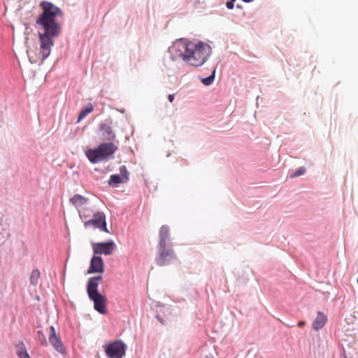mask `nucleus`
I'll use <instances>...</instances> for the list:
<instances>
[{
    "label": "nucleus",
    "mask_w": 358,
    "mask_h": 358,
    "mask_svg": "<svg viewBox=\"0 0 358 358\" xmlns=\"http://www.w3.org/2000/svg\"><path fill=\"white\" fill-rule=\"evenodd\" d=\"M170 59L175 62L181 58L187 64L199 67L203 65L212 54L211 47L206 43H196L187 39L176 40L169 48Z\"/></svg>",
    "instance_id": "nucleus-2"
},
{
    "label": "nucleus",
    "mask_w": 358,
    "mask_h": 358,
    "mask_svg": "<svg viewBox=\"0 0 358 358\" xmlns=\"http://www.w3.org/2000/svg\"><path fill=\"white\" fill-rule=\"evenodd\" d=\"M357 283H358V278H357Z\"/></svg>",
    "instance_id": "nucleus-25"
},
{
    "label": "nucleus",
    "mask_w": 358,
    "mask_h": 358,
    "mask_svg": "<svg viewBox=\"0 0 358 358\" xmlns=\"http://www.w3.org/2000/svg\"><path fill=\"white\" fill-rule=\"evenodd\" d=\"M104 271V263L103 259L99 257L94 255L92 257L90 261V264L89 269L87 271V273H102Z\"/></svg>",
    "instance_id": "nucleus-12"
},
{
    "label": "nucleus",
    "mask_w": 358,
    "mask_h": 358,
    "mask_svg": "<svg viewBox=\"0 0 358 358\" xmlns=\"http://www.w3.org/2000/svg\"><path fill=\"white\" fill-rule=\"evenodd\" d=\"M304 324H305V322L301 321V322H299L298 323V327H303L304 326Z\"/></svg>",
    "instance_id": "nucleus-24"
},
{
    "label": "nucleus",
    "mask_w": 358,
    "mask_h": 358,
    "mask_svg": "<svg viewBox=\"0 0 358 358\" xmlns=\"http://www.w3.org/2000/svg\"><path fill=\"white\" fill-rule=\"evenodd\" d=\"M70 202L78 209V208L85 205L88 202V199L84 197L80 194H75L73 197L70 199Z\"/></svg>",
    "instance_id": "nucleus-14"
},
{
    "label": "nucleus",
    "mask_w": 358,
    "mask_h": 358,
    "mask_svg": "<svg viewBox=\"0 0 358 358\" xmlns=\"http://www.w3.org/2000/svg\"><path fill=\"white\" fill-rule=\"evenodd\" d=\"M117 149L113 143H103L95 149L87 150L86 156L90 162L96 164L113 157Z\"/></svg>",
    "instance_id": "nucleus-5"
},
{
    "label": "nucleus",
    "mask_w": 358,
    "mask_h": 358,
    "mask_svg": "<svg viewBox=\"0 0 358 358\" xmlns=\"http://www.w3.org/2000/svg\"><path fill=\"white\" fill-rule=\"evenodd\" d=\"M40 275H41V273L38 269L35 268V269L32 270L31 275H30L29 280H30V283L33 286H36L39 283Z\"/></svg>",
    "instance_id": "nucleus-17"
},
{
    "label": "nucleus",
    "mask_w": 358,
    "mask_h": 358,
    "mask_svg": "<svg viewBox=\"0 0 358 358\" xmlns=\"http://www.w3.org/2000/svg\"><path fill=\"white\" fill-rule=\"evenodd\" d=\"M156 318L162 324H164V321H163V319L159 315H156Z\"/></svg>",
    "instance_id": "nucleus-23"
},
{
    "label": "nucleus",
    "mask_w": 358,
    "mask_h": 358,
    "mask_svg": "<svg viewBox=\"0 0 358 358\" xmlns=\"http://www.w3.org/2000/svg\"><path fill=\"white\" fill-rule=\"evenodd\" d=\"M176 258L170 241L169 228L166 225H163L159 229V242L157 255L155 258L156 263L158 266H164L170 264Z\"/></svg>",
    "instance_id": "nucleus-3"
},
{
    "label": "nucleus",
    "mask_w": 358,
    "mask_h": 358,
    "mask_svg": "<svg viewBox=\"0 0 358 358\" xmlns=\"http://www.w3.org/2000/svg\"><path fill=\"white\" fill-rule=\"evenodd\" d=\"M327 322V316L321 311H318L317 316L312 324V327L314 331H319L322 329Z\"/></svg>",
    "instance_id": "nucleus-13"
},
{
    "label": "nucleus",
    "mask_w": 358,
    "mask_h": 358,
    "mask_svg": "<svg viewBox=\"0 0 358 358\" xmlns=\"http://www.w3.org/2000/svg\"><path fill=\"white\" fill-rule=\"evenodd\" d=\"M102 280L101 275L89 278L87 283V293L89 299L94 303V308L100 314L106 313V299L99 292V281Z\"/></svg>",
    "instance_id": "nucleus-4"
},
{
    "label": "nucleus",
    "mask_w": 358,
    "mask_h": 358,
    "mask_svg": "<svg viewBox=\"0 0 358 358\" xmlns=\"http://www.w3.org/2000/svg\"><path fill=\"white\" fill-rule=\"evenodd\" d=\"M174 99H175V94H169V95L168 96V99H169V101L170 102H173V100H174Z\"/></svg>",
    "instance_id": "nucleus-22"
},
{
    "label": "nucleus",
    "mask_w": 358,
    "mask_h": 358,
    "mask_svg": "<svg viewBox=\"0 0 358 358\" xmlns=\"http://www.w3.org/2000/svg\"><path fill=\"white\" fill-rule=\"evenodd\" d=\"M115 248V244L113 241L108 242L95 243L92 245L94 255H110Z\"/></svg>",
    "instance_id": "nucleus-9"
},
{
    "label": "nucleus",
    "mask_w": 358,
    "mask_h": 358,
    "mask_svg": "<svg viewBox=\"0 0 358 358\" xmlns=\"http://www.w3.org/2000/svg\"><path fill=\"white\" fill-rule=\"evenodd\" d=\"M236 1V0H230L229 1H227V8L228 9H232L234 7V2Z\"/></svg>",
    "instance_id": "nucleus-21"
},
{
    "label": "nucleus",
    "mask_w": 358,
    "mask_h": 358,
    "mask_svg": "<svg viewBox=\"0 0 358 358\" xmlns=\"http://www.w3.org/2000/svg\"><path fill=\"white\" fill-rule=\"evenodd\" d=\"M127 345L121 340L108 344L105 353L108 358H122L125 355Z\"/></svg>",
    "instance_id": "nucleus-6"
},
{
    "label": "nucleus",
    "mask_w": 358,
    "mask_h": 358,
    "mask_svg": "<svg viewBox=\"0 0 358 358\" xmlns=\"http://www.w3.org/2000/svg\"><path fill=\"white\" fill-rule=\"evenodd\" d=\"M16 352L19 358H31L29 353L27 351L24 343L19 342L16 344Z\"/></svg>",
    "instance_id": "nucleus-15"
},
{
    "label": "nucleus",
    "mask_w": 358,
    "mask_h": 358,
    "mask_svg": "<svg viewBox=\"0 0 358 358\" xmlns=\"http://www.w3.org/2000/svg\"><path fill=\"white\" fill-rule=\"evenodd\" d=\"M305 172H306V169L304 167H300L294 173H293L290 175V178H294L296 177H299L300 176L303 175L305 173Z\"/></svg>",
    "instance_id": "nucleus-20"
},
{
    "label": "nucleus",
    "mask_w": 358,
    "mask_h": 358,
    "mask_svg": "<svg viewBox=\"0 0 358 358\" xmlns=\"http://www.w3.org/2000/svg\"><path fill=\"white\" fill-rule=\"evenodd\" d=\"M85 228L93 227L95 229H99L101 231L108 233L106 227V215L103 212H96L94 214L93 218L84 223Z\"/></svg>",
    "instance_id": "nucleus-7"
},
{
    "label": "nucleus",
    "mask_w": 358,
    "mask_h": 358,
    "mask_svg": "<svg viewBox=\"0 0 358 358\" xmlns=\"http://www.w3.org/2000/svg\"><path fill=\"white\" fill-rule=\"evenodd\" d=\"M119 174H113L110 176V179L108 182L110 186L117 187L119 184L126 183L129 180V172L128 171L125 166H121L120 167Z\"/></svg>",
    "instance_id": "nucleus-8"
},
{
    "label": "nucleus",
    "mask_w": 358,
    "mask_h": 358,
    "mask_svg": "<svg viewBox=\"0 0 358 358\" xmlns=\"http://www.w3.org/2000/svg\"><path fill=\"white\" fill-rule=\"evenodd\" d=\"M37 338H38V340L39 341L41 345H43V346L48 345V341L46 340L45 336L42 331H37Z\"/></svg>",
    "instance_id": "nucleus-19"
},
{
    "label": "nucleus",
    "mask_w": 358,
    "mask_h": 358,
    "mask_svg": "<svg viewBox=\"0 0 358 358\" xmlns=\"http://www.w3.org/2000/svg\"><path fill=\"white\" fill-rule=\"evenodd\" d=\"M113 122L110 119L105 120L99 124V130L103 139L113 141L115 139V134L112 129Z\"/></svg>",
    "instance_id": "nucleus-10"
},
{
    "label": "nucleus",
    "mask_w": 358,
    "mask_h": 358,
    "mask_svg": "<svg viewBox=\"0 0 358 358\" xmlns=\"http://www.w3.org/2000/svg\"><path fill=\"white\" fill-rule=\"evenodd\" d=\"M215 72H216V68L215 67L213 69L211 74L208 77L200 79L201 83L205 86H210V85H212L215 78Z\"/></svg>",
    "instance_id": "nucleus-18"
},
{
    "label": "nucleus",
    "mask_w": 358,
    "mask_h": 358,
    "mask_svg": "<svg viewBox=\"0 0 358 358\" xmlns=\"http://www.w3.org/2000/svg\"><path fill=\"white\" fill-rule=\"evenodd\" d=\"M94 110V107L91 103H89L85 108H83L80 112L78 117L77 122H80L83 120L88 114L92 113Z\"/></svg>",
    "instance_id": "nucleus-16"
},
{
    "label": "nucleus",
    "mask_w": 358,
    "mask_h": 358,
    "mask_svg": "<svg viewBox=\"0 0 358 358\" xmlns=\"http://www.w3.org/2000/svg\"><path fill=\"white\" fill-rule=\"evenodd\" d=\"M48 339L50 343L57 352L63 353L65 351L62 341L59 336L56 334L55 329L53 326L50 327Z\"/></svg>",
    "instance_id": "nucleus-11"
},
{
    "label": "nucleus",
    "mask_w": 358,
    "mask_h": 358,
    "mask_svg": "<svg viewBox=\"0 0 358 358\" xmlns=\"http://www.w3.org/2000/svg\"><path fill=\"white\" fill-rule=\"evenodd\" d=\"M41 6L43 10V13L36 22L41 27V30L38 31L40 52L42 61H44L51 52L55 39L62 33V26L56 21V17L62 15V11L59 7L48 1H43Z\"/></svg>",
    "instance_id": "nucleus-1"
}]
</instances>
